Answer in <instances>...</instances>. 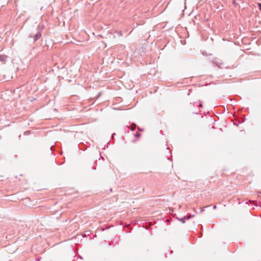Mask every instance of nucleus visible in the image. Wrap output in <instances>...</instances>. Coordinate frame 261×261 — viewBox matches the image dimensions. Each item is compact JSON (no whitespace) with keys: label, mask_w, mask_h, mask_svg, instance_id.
Listing matches in <instances>:
<instances>
[{"label":"nucleus","mask_w":261,"mask_h":261,"mask_svg":"<svg viewBox=\"0 0 261 261\" xmlns=\"http://www.w3.org/2000/svg\"><path fill=\"white\" fill-rule=\"evenodd\" d=\"M101 95V92H99L97 96V98H98Z\"/></svg>","instance_id":"obj_8"},{"label":"nucleus","mask_w":261,"mask_h":261,"mask_svg":"<svg viewBox=\"0 0 261 261\" xmlns=\"http://www.w3.org/2000/svg\"><path fill=\"white\" fill-rule=\"evenodd\" d=\"M199 106H200V107H202V105L201 103L199 104Z\"/></svg>","instance_id":"obj_14"},{"label":"nucleus","mask_w":261,"mask_h":261,"mask_svg":"<svg viewBox=\"0 0 261 261\" xmlns=\"http://www.w3.org/2000/svg\"><path fill=\"white\" fill-rule=\"evenodd\" d=\"M40 258H41L40 257L36 258V260H38V261H39Z\"/></svg>","instance_id":"obj_12"},{"label":"nucleus","mask_w":261,"mask_h":261,"mask_svg":"<svg viewBox=\"0 0 261 261\" xmlns=\"http://www.w3.org/2000/svg\"><path fill=\"white\" fill-rule=\"evenodd\" d=\"M140 136H141V134H139V133H136V134H135V136L136 137H137V138H139V137H140Z\"/></svg>","instance_id":"obj_6"},{"label":"nucleus","mask_w":261,"mask_h":261,"mask_svg":"<svg viewBox=\"0 0 261 261\" xmlns=\"http://www.w3.org/2000/svg\"><path fill=\"white\" fill-rule=\"evenodd\" d=\"M211 61L213 64L218 67L221 64L220 61L216 58H213Z\"/></svg>","instance_id":"obj_3"},{"label":"nucleus","mask_w":261,"mask_h":261,"mask_svg":"<svg viewBox=\"0 0 261 261\" xmlns=\"http://www.w3.org/2000/svg\"><path fill=\"white\" fill-rule=\"evenodd\" d=\"M204 208H205V207H203V208H202L201 209V212H202L204 211Z\"/></svg>","instance_id":"obj_9"},{"label":"nucleus","mask_w":261,"mask_h":261,"mask_svg":"<svg viewBox=\"0 0 261 261\" xmlns=\"http://www.w3.org/2000/svg\"><path fill=\"white\" fill-rule=\"evenodd\" d=\"M193 217H194V215L190 214V215H188L185 216L184 217H183L181 218H179L177 217L176 219H178L179 221H180L182 223H185V221L186 220H189L191 218H192Z\"/></svg>","instance_id":"obj_2"},{"label":"nucleus","mask_w":261,"mask_h":261,"mask_svg":"<svg viewBox=\"0 0 261 261\" xmlns=\"http://www.w3.org/2000/svg\"><path fill=\"white\" fill-rule=\"evenodd\" d=\"M7 56L5 55H0V62L5 64L7 61Z\"/></svg>","instance_id":"obj_4"},{"label":"nucleus","mask_w":261,"mask_h":261,"mask_svg":"<svg viewBox=\"0 0 261 261\" xmlns=\"http://www.w3.org/2000/svg\"><path fill=\"white\" fill-rule=\"evenodd\" d=\"M136 126H137V125L136 124L133 123L131 124L129 128L132 131H134L135 130Z\"/></svg>","instance_id":"obj_5"},{"label":"nucleus","mask_w":261,"mask_h":261,"mask_svg":"<svg viewBox=\"0 0 261 261\" xmlns=\"http://www.w3.org/2000/svg\"><path fill=\"white\" fill-rule=\"evenodd\" d=\"M216 207H217L216 205H214V206H213V209H216Z\"/></svg>","instance_id":"obj_11"},{"label":"nucleus","mask_w":261,"mask_h":261,"mask_svg":"<svg viewBox=\"0 0 261 261\" xmlns=\"http://www.w3.org/2000/svg\"><path fill=\"white\" fill-rule=\"evenodd\" d=\"M233 124H234V125H237V126H238V125H239V124H238V123L237 124V123H235V122H234V123H233Z\"/></svg>","instance_id":"obj_10"},{"label":"nucleus","mask_w":261,"mask_h":261,"mask_svg":"<svg viewBox=\"0 0 261 261\" xmlns=\"http://www.w3.org/2000/svg\"><path fill=\"white\" fill-rule=\"evenodd\" d=\"M115 135V134H114H114H112V137H114V135Z\"/></svg>","instance_id":"obj_13"},{"label":"nucleus","mask_w":261,"mask_h":261,"mask_svg":"<svg viewBox=\"0 0 261 261\" xmlns=\"http://www.w3.org/2000/svg\"><path fill=\"white\" fill-rule=\"evenodd\" d=\"M139 130H141V131H142V130H143V129H140V128H139Z\"/></svg>","instance_id":"obj_15"},{"label":"nucleus","mask_w":261,"mask_h":261,"mask_svg":"<svg viewBox=\"0 0 261 261\" xmlns=\"http://www.w3.org/2000/svg\"><path fill=\"white\" fill-rule=\"evenodd\" d=\"M44 28V26L43 24H39L37 28V33L34 36H33V34H30L29 36V37L33 38L34 41H36L41 38L42 32Z\"/></svg>","instance_id":"obj_1"},{"label":"nucleus","mask_w":261,"mask_h":261,"mask_svg":"<svg viewBox=\"0 0 261 261\" xmlns=\"http://www.w3.org/2000/svg\"><path fill=\"white\" fill-rule=\"evenodd\" d=\"M259 9L261 11V3H258Z\"/></svg>","instance_id":"obj_7"}]
</instances>
